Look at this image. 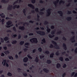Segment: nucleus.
<instances>
[{"label":"nucleus","instance_id":"obj_36","mask_svg":"<svg viewBox=\"0 0 77 77\" xmlns=\"http://www.w3.org/2000/svg\"><path fill=\"white\" fill-rule=\"evenodd\" d=\"M8 75L9 76H11L12 75V74H11V73L9 72L8 73Z\"/></svg>","mask_w":77,"mask_h":77},{"label":"nucleus","instance_id":"obj_47","mask_svg":"<svg viewBox=\"0 0 77 77\" xmlns=\"http://www.w3.org/2000/svg\"><path fill=\"white\" fill-rule=\"evenodd\" d=\"M23 75H24V76H26L27 75V73H23Z\"/></svg>","mask_w":77,"mask_h":77},{"label":"nucleus","instance_id":"obj_27","mask_svg":"<svg viewBox=\"0 0 77 77\" xmlns=\"http://www.w3.org/2000/svg\"><path fill=\"white\" fill-rule=\"evenodd\" d=\"M54 53H52L50 55V57H53L54 56Z\"/></svg>","mask_w":77,"mask_h":77},{"label":"nucleus","instance_id":"obj_38","mask_svg":"<svg viewBox=\"0 0 77 77\" xmlns=\"http://www.w3.org/2000/svg\"><path fill=\"white\" fill-rule=\"evenodd\" d=\"M4 53L5 54H9V52L8 51H7L5 52Z\"/></svg>","mask_w":77,"mask_h":77},{"label":"nucleus","instance_id":"obj_33","mask_svg":"<svg viewBox=\"0 0 77 77\" xmlns=\"http://www.w3.org/2000/svg\"><path fill=\"white\" fill-rule=\"evenodd\" d=\"M8 58H9V59H13V57L12 56H8Z\"/></svg>","mask_w":77,"mask_h":77},{"label":"nucleus","instance_id":"obj_37","mask_svg":"<svg viewBox=\"0 0 77 77\" xmlns=\"http://www.w3.org/2000/svg\"><path fill=\"white\" fill-rule=\"evenodd\" d=\"M47 62L48 63H51V60H48Z\"/></svg>","mask_w":77,"mask_h":77},{"label":"nucleus","instance_id":"obj_56","mask_svg":"<svg viewBox=\"0 0 77 77\" xmlns=\"http://www.w3.org/2000/svg\"><path fill=\"white\" fill-rule=\"evenodd\" d=\"M66 64H64L63 66V68H66Z\"/></svg>","mask_w":77,"mask_h":77},{"label":"nucleus","instance_id":"obj_20","mask_svg":"<svg viewBox=\"0 0 77 77\" xmlns=\"http://www.w3.org/2000/svg\"><path fill=\"white\" fill-rule=\"evenodd\" d=\"M43 70L46 72H48V70L45 68L43 69Z\"/></svg>","mask_w":77,"mask_h":77},{"label":"nucleus","instance_id":"obj_21","mask_svg":"<svg viewBox=\"0 0 77 77\" xmlns=\"http://www.w3.org/2000/svg\"><path fill=\"white\" fill-rule=\"evenodd\" d=\"M59 60L61 61H63V57H59Z\"/></svg>","mask_w":77,"mask_h":77},{"label":"nucleus","instance_id":"obj_50","mask_svg":"<svg viewBox=\"0 0 77 77\" xmlns=\"http://www.w3.org/2000/svg\"><path fill=\"white\" fill-rule=\"evenodd\" d=\"M29 43H25V45H27L28 46V45H29Z\"/></svg>","mask_w":77,"mask_h":77},{"label":"nucleus","instance_id":"obj_11","mask_svg":"<svg viewBox=\"0 0 77 77\" xmlns=\"http://www.w3.org/2000/svg\"><path fill=\"white\" fill-rule=\"evenodd\" d=\"M75 38V36H74L71 39V40L72 42H75V39H74Z\"/></svg>","mask_w":77,"mask_h":77},{"label":"nucleus","instance_id":"obj_46","mask_svg":"<svg viewBox=\"0 0 77 77\" xmlns=\"http://www.w3.org/2000/svg\"><path fill=\"white\" fill-rule=\"evenodd\" d=\"M54 31H51V35H54Z\"/></svg>","mask_w":77,"mask_h":77},{"label":"nucleus","instance_id":"obj_19","mask_svg":"<svg viewBox=\"0 0 77 77\" xmlns=\"http://www.w3.org/2000/svg\"><path fill=\"white\" fill-rule=\"evenodd\" d=\"M57 68H60V64L57 63Z\"/></svg>","mask_w":77,"mask_h":77},{"label":"nucleus","instance_id":"obj_1","mask_svg":"<svg viewBox=\"0 0 77 77\" xmlns=\"http://www.w3.org/2000/svg\"><path fill=\"white\" fill-rule=\"evenodd\" d=\"M30 42H31L32 43L34 42V43H37L38 42V40L37 38H33L29 40Z\"/></svg>","mask_w":77,"mask_h":77},{"label":"nucleus","instance_id":"obj_61","mask_svg":"<svg viewBox=\"0 0 77 77\" xmlns=\"http://www.w3.org/2000/svg\"><path fill=\"white\" fill-rule=\"evenodd\" d=\"M58 38H58V37H56L54 39L55 40H56V41H57V39H58Z\"/></svg>","mask_w":77,"mask_h":77},{"label":"nucleus","instance_id":"obj_8","mask_svg":"<svg viewBox=\"0 0 77 77\" xmlns=\"http://www.w3.org/2000/svg\"><path fill=\"white\" fill-rule=\"evenodd\" d=\"M19 29L20 30H24V26H20L19 27Z\"/></svg>","mask_w":77,"mask_h":77},{"label":"nucleus","instance_id":"obj_26","mask_svg":"<svg viewBox=\"0 0 77 77\" xmlns=\"http://www.w3.org/2000/svg\"><path fill=\"white\" fill-rule=\"evenodd\" d=\"M62 3H65V2H64V1H63V0H61L59 2L60 5V4H61Z\"/></svg>","mask_w":77,"mask_h":77},{"label":"nucleus","instance_id":"obj_30","mask_svg":"<svg viewBox=\"0 0 77 77\" xmlns=\"http://www.w3.org/2000/svg\"><path fill=\"white\" fill-rule=\"evenodd\" d=\"M38 50L40 52H41L42 51V48H39L38 49Z\"/></svg>","mask_w":77,"mask_h":77},{"label":"nucleus","instance_id":"obj_10","mask_svg":"<svg viewBox=\"0 0 77 77\" xmlns=\"http://www.w3.org/2000/svg\"><path fill=\"white\" fill-rule=\"evenodd\" d=\"M13 8V9H15L16 8H20V5H14Z\"/></svg>","mask_w":77,"mask_h":77},{"label":"nucleus","instance_id":"obj_53","mask_svg":"<svg viewBox=\"0 0 77 77\" xmlns=\"http://www.w3.org/2000/svg\"><path fill=\"white\" fill-rule=\"evenodd\" d=\"M21 35H19L18 36V38L19 39H20L21 38Z\"/></svg>","mask_w":77,"mask_h":77},{"label":"nucleus","instance_id":"obj_3","mask_svg":"<svg viewBox=\"0 0 77 77\" xmlns=\"http://www.w3.org/2000/svg\"><path fill=\"white\" fill-rule=\"evenodd\" d=\"M36 32L37 33H38V34H39L40 35H42V36L44 35H45V32H43V31H36Z\"/></svg>","mask_w":77,"mask_h":77},{"label":"nucleus","instance_id":"obj_25","mask_svg":"<svg viewBox=\"0 0 77 77\" xmlns=\"http://www.w3.org/2000/svg\"><path fill=\"white\" fill-rule=\"evenodd\" d=\"M2 2L3 3H5L6 2L8 3V1H6V0H2Z\"/></svg>","mask_w":77,"mask_h":77},{"label":"nucleus","instance_id":"obj_24","mask_svg":"<svg viewBox=\"0 0 77 77\" xmlns=\"http://www.w3.org/2000/svg\"><path fill=\"white\" fill-rule=\"evenodd\" d=\"M54 35H51V34L49 35V37L51 38H53V37H54Z\"/></svg>","mask_w":77,"mask_h":77},{"label":"nucleus","instance_id":"obj_16","mask_svg":"<svg viewBox=\"0 0 77 77\" xmlns=\"http://www.w3.org/2000/svg\"><path fill=\"white\" fill-rule=\"evenodd\" d=\"M0 16L1 17V18H5V16L3 13L0 14Z\"/></svg>","mask_w":77,"mask_h":77},{"label":"nucleus","instance_id":"obj_5","mask_svg":"<svg viewBox=\"0 0 77 77\" xmlns=\"http://www.w3.org/2000/svg\"><path fill=\"white\" fill-rule=\"evenodd\" d=\"M11 24H12V22L11 21H9L7 23V26H6V27H10L11 26Z\"/></svg>","mask_w":77,"mask_h":77},{"label":"nucleus","instance_id":"obj_34","mask_svg":"<svg viewBox=\"0 0 77 77\" xmlns=\"http://www.w3.org/2000/svg\"><path fill=\"white\" fill-rule=\"evenodd\" d=\"M18 3V0H17L16 1V2H14L13 3V5H14L15 4H16V3Z\"/></svg>","mask_w":77,"mask_h":77},{"label":"nucleus","instance_id":"obj_7","mask_svg":"<svg viewBox=\"0 0 77 77\" xmlns=\"http://www.w3.org/2000/svg\"><path fill=\"white\" fill-rule=\"evenodd\" d=\"M28 6H29V7H30V8H32V9H35V7H34L32 4H28Z\"/></svg>","mask_w":77,"mask_h":77},{"label":"nucleus","instance_id":"obj_28","mask_svg":"<svg viewBox=\"0 0 77 77\" xmlns=\"http://www.w3.org/2000/svg\"><path fill=\"white\" fill-rule=\"evenodd\" d=\"M24 43V41H21L20 42V45H23Z\"/></svg>","mask_w":77,"mask_h":77},{"label":"nucleus","instance_id":"obj_44","mask_svg":"<svg viewBox=\"0 0 77 77\" xmlns=\"http://www.w3.org/2000/svg\"><path fill=\"white\" fill-rule=\"evenodd\" d=\"M75 74V72H72V74H71V77H72V76H73V75H74Z\"/></svg>","mask_w":77,"mask_h":77},{"label":"nucleus","instance_id":"obj_35","mask_svg":"<svg viewBox=\"0 0 77 77\" xmlns=\"http://www.w3.org/2000/svg\"><path fill=\"white\" fill-rule=\"evenodd\" d=\"M16 43H17V41L15 40L13 41L12 43L13 44H16Z\"/></svg>","mask_w":77,"mask_h":77},{"label":"nucleus","instance_id":"obj_63","mask_svg":"<svg viewBox=\"0 0 77 77\" xmlns=\"http://www.w3.org/2000/svg\"><path fill=\"white\" fill-rule=\"evenodd\" d=\"M65 73H64L63 75H62V77H64L65 76Z\"/></svg>","mask_w":77,"mask_h":77},{"label":"nucleus","instance_id":"obj_31","mask_svg":"<svg viewBox=\"0 0 77 77\" xmlns=\"http://www.w3.org/2000/svg\"><path fill=\"white\" fill-rule=\"evenodd\" d=\"M35 61L36 62H38V61H39V59L37 57H36L35 59Z\"/></svg>","mask_w":77,"mask_h":77},{"label":"nucleus","instance_id":"obj_57","mask_svg":"<svg viewBox=\"0 0 77 77\" xmlns=\"http://www.w3.org/2000/svg\"><path fill=\"white\" fill-rule=\"evenodd\" d=\"M66 61H69V59L68 58H66L65 59Z\"/></svg>","mask_w":77,"mask_h":77},{"label":"nucleus","instance_id":"obj_40","mask_svg":"<svg viewBox=\"0 0 77 77\" xmlns=\"http://www.w3.org/2000/svg\"><path fill=\"white\" fill-rule=\"evenodd\" d=\"M31 2L32 3H35L36 2L35 0H31Z\"/></svg>","mask_w":77,"mask_h":77},{"label":"nucleus","instance_id":"obj_55","mask_svg":"<svg viewBox=\"0 0 77 77\" xmlns=\"http://www.w3.org/2000/svg\"><path fill=\"white\" fill-rule=\"evenodd\" d=\"M36 51V49H34L33 50H32V52L33 53H34L35 52V51Z\"/></svg>","mask_w":77,"mask_h":77},{"label":"nucleus","instance_id":"obj_42","mask_svg":"<svg viewBox=\"0 0 77 77\" xmlns=\"http://www.w3.org/2000/svg\"><path fill=\"white\" fill-rule=\"evenodd\" d=\"M71 14V11H67V14L69 15V14Z\"/></svg>","mask_w":77,"mask_h":77},{"label":"nucleus","instance_id":"obj_2","mask_svg":"<svg viewBox=\"0 0 77 77\" xmlns=\"http://www.w3.org/2000/svg\"><path fill=\"white\" fill-rule=\"evenodd\" d=\"M52 43L55 45V48L56 49H59V47L57 45V43L56 42L53 41H52Z\"/></svg>","mask_w":77,"mask_h":77},{"label":"nucleus","instance_id":"obj_62","mask_svg":"<svg viewBox=\"0 0 77 77\" xmlns=\"http://www.w3.org/2000/svg\"><path fill=\"white\" fill-rule=\"evenodd\" d=\"M45 53H46V54H49V51H47L45 52Z\"/></svg>","mask_w":77,"mask_h":77},{"label":"nucleus","instance_id":"obj_22","mask_svg":"<svg viewBox=\"0 0 77 77\" xmlns=\"http://www.w3.org/2000/svg\"><path fill=\"white\" fill-rule=\"evenodd\" d=\"M4 40L5 41H8V39H9V38L8 37H5V38H4Z\"/></svg>","mask_w":77,"mask_h":77},{"label":"nucleus","instance_id":"obj_39","mask_svg":"<svg viewBox=\"0 0 77 77\" xmlns=\"http://www.w3.org/2000/svg\"><path fill=\"white\" fill-rule=\"evenodd\" d=\"M23 14H24L25 15H26V9H24L23 10Z\"/></svg>","mask_w":77,"mask_h":77},{"label":"nucleus","instance_id":"obj_58","mask_svg":"<svg viewBox=\"0 0 77 77\" xmlns=\"http://www.w3.org/2000/svg\"><path fill=\"white\" fill-rule=\"evenodd\" d=\"M13 29L14 31H16V28L15 27H13Z\"/></svg>","mask_w":77,"mask_h":77},{"label":"nucleus","instance_id":"obj_54","mask_svg":"<svg viewBox=\"0 0 77 77\" xmlns=\"http://www.w3.org/2000/svg\"><path fill=\"white\" fill-rule=\"evenodd\" d=\"M1 40L2 42H4V40H3V39L2 38H1Z\"/></svg>","mask_w":77,"mask_h":77},{"label":"nucleus","instance_id":"obj_4","mask_svg":"<svg viewBox=\"0 0 77 77\" xmlns=\"http://www.w3.org/2000/svg\"><path fill=\"white\" fill-rule=\"evenodd\" d=\"M6 60H3V61L2 62V64H3L4 66H5V65H6L7 67H8V66H9V65L6 62Z\"/></svg>","mask_w":77,"mask_h":77},{"label":"nucleus","instance_id":"obj_12","mask_svg":"<svg viewBox=\"0 0 77 77\" xmlns=\"http://www.w3.org/2000/svg\"><path fill=\"white\" fill-rule=\"evenodd\" d=\"M24 62H27L28 61V58L27 57H25L23 60Z\"/></svg>","mask_w":77,"mask_h":77},{"label":"nucleus","instance_id":"obj_29","mask_svg":"<svg viewBox=\"0 0 77 77\" xmlns=\"http://www.w3.org/2000/svg\"><path fill=\"white\" fill-rule=\"evenodd\" d=\"M27 57L29 58V59H32V57L30 56L29 54H28L27 55Z\"/></svg>","mask_w":77,"mask_h":77},{"label":"nucleus","instance_id":"obj_64","mask_svg":"<svg viewBox=\"0 0 77 77\" xmlns=\"http://www.w3.org/2000/svg\"><path fill=\"white\" fill-rule=\"evenodd\" d=\"M77 76V73H76L74 75V77H76Z\"/></svg>","mask_w":77,"mask_h":77},{"label":"nucleus","instance_id":"obj_13","mask_svg":"<svg viewBox=\"0 0 77 77\" xmlns=\"http://www.w3.org/2000/svg\"><path fill=\"white\" fill-rule=\"evenodd\" d=\"M58 14H60V16H61V17H62L63 15V13L61 11H58Z\"/></svg>","mask_w":77,"mask_h":77},{"label":"nucleus","instance_id":"obj_43","mask_svg":"<svg viewBox=\"0 0 77 77\" xmlns=\"http://www.w3.org/2000/svg\"><path fill=\"white\" fill-rule=\"evenodd\" d=\"M44 56H40V59H42V58H44Z\"/></svg>","mask_w":77,"mask_h":77},{"label":"nucleus","instance_id":"obj_60","mask_svg":"<svg viewBox=\"0 0 77 77\" xmlns=\"http://www.w3.org/2000/svg\"><path fill=\"white\" fill-rule=\"evenodd\" d=\"M54 26H51V28L52 29H54Z\"/></svg>","mask_w":77,"mask_h":77},{"label":"nucleus","instance_id":"obj_52","mask_svg":"<svg viewBox=\"0 0 77 77\" xmlns=\"http://www.w3.org/2000/svg\"><path fill=\"white\" fill-rule=\"evenodd\" d=\"M56 55L57 56H59V53L58 52H57L56 53H55Z\"/></svg>","mask_w":77,"mask_h":77},{"label":"nucleus","instance_id":"obj_48","mask_svg":"<svg viewBox=\"0 0 77 77\" xmlns=\"http://www.w3.org/2000/svg\"><path fill=\"white\" fill-rule=\"evenodd\" d=\"M50 48H54V46L52 44L50 46Z\"/></svg>","mask_w":77,"mask_h":77},{"label":"nucleus","instance_id":"obj_18","mask_svg":"<svg viewBox=\"0 0 77 77\" xmlns=\"http://www.w3.org/2000/svg\"><path fill=\"white\" fill-rule=\"evenodd\" d=\"M50 30H51V29H49L48 28V27H47V31L48 33H49L50 32Z\"/></svg>","mask_w":77,"mask_h":77},{"label":"nucleus","instance_id":"obj_9","mask_svg":"<svg viewBox=\"0 0 77 77\" xmlns=\"http://www.w3.org/2000/svg\"><path fill=\"white\" fill-rule=\"evenodd\" d=\"M59 0H57V1H54L53 2V3L55 5H57V4L59 3Z\"/></svg>","mask_w":77,"mask_h":77},{"label":"nucleus","instance_id":"obj_41","mask_svg":"<svg viewBox=\"0 0 77 77\" xmlns=\"http://www.w3.org/2000/svg\"><path fill=\"white\" fill-rule=\"evenodd\" d=\"M1 21L2 22V24H4V23H4V22L5 21V19H2Z\"/></svg>","mask_w":77,"mask_h":77},{"label":"nucleus","instance_id":"obj_45","mask_svg":"<svg viewBox=\"0 0 77 77\" xmlns=\"http://www.w3.org/2000/svg\"><path fill=\"white\" fill-rule=\"evenodd\" d=\"M18 71L19 72H22V71H21V69H17Z\"/></svg>","mask_w":77,"mask_h":77},{"label":"nucleus","instance_id":"obj_15","mask_svg":"<svg viewBox=\"0 0 77 77\" xmlns=\"http://www.w3.org/2000/svg\"><path fill=\"white\" fill-rule=\"evenodd\" d=\"M63 47H64V49L65 50H66V45L64 43H63Z\"/></svg>","mask_w":77,"mask_h":77},{"label":"nucleus","instance_id":"obj_14","mask_svg":"<svg viewBox=\"0 0 77 77\" xmlns=\"http://www.w3.org/2000/svg\"><path fill=\"white\" fill-rule=\"evenodd\" d=\"M12 8H13L12 5H9V7L8 8V10H11L12 9Z\"/></svg>","mask_w":77,"mask_h":77},{"label":"nucleus","instance_id":"obj_59","mask_svg":"<svg viewBox=\"0 0 77 77\" xmlns=\"http://www.w3.org/2000/svg\"><path fill=\"white\" fill-rule=\"evenodd\" d=\"M40 14L42 15V14H44V12L42 11H40L39 12Z\"/></svg>","mask_w":77,"mask_h":77},{"label":"nucleus","instance_id":"obj_17","mask_svg":"<svg viewBox=\"0 0 77 77\" xmlns=\"http://www.w3.org/2000/svg\"><path fill=\"white\" fill-rule=\"evenodd\" d=\"M42 41L43 42H42V44H43L44 43H45V38H44L42 40Z\"/></svg>","mask_w":77,"mask_h":77},{"label":"nucleus","instance_id":"obj_49","mask_svg":"<svg viewBox=\"0 0 77 77\" xmlns=\"http://www.w3.org/2000/svg\"><path fill=\"white\" fill-rule=\"evenodd\" d=\"M5 56V54L3 53H2L1 54V56H2V57H3Z\"/></svg>","mask_w":77,"mask_h":77},{"label":"nucleus","instance_id":"obj_6","mask_svg":"<svg viewBox=\"0 0 77 77\" xmlns=\"http://www.w3.org/2000/svg\"><path fill=\"white\" fill-rule=\"evenodd\" d=\"M47 12L48 14L47 16H50L51 14V10L50 9H48L47 10Z\"/></svg>","mask_w":77,"mask_h":77},{"label":"nucleus","instance_id":"obj_32","mask_svg":"<svg viewBox=\"0 0 77 77\" xmlns=\"http://www.w3.org/2000/svg\"><path fill=\"white\" fill-rule=\"evenodd\" d=\"M35 11L37 12H39V9H38V8H35Z\"/></svg>","mask_w":77,"mask_h":77},{"label":"nucleus","instance_id":"obj_23","mask_svg":"<svg viewBox=\"0 0 77 77\" xmlns=\"http://www.w3.org/2000/svg\"><path fill=\"white\" fill-rule=\"evenodd\" d=\"M72 18L71 17H68L67 18V20L68 21H70L71 20Z\"/></svg>","mask_w":77,"mask_h":77},{"label":"nucleus","instance_id":"obj_51","mask_svg":"<svg viewBox=\"0 0 77 77\" xmlns=\"http://www.w3.org/2000/svg\"><path fill=\"white\" fill-rule=\"evenodd\" d=\"M45 10V8H43L40 9L41 11H44Z\"/></svg>","mask_w":77,"mask_h":77}]
</instances>
